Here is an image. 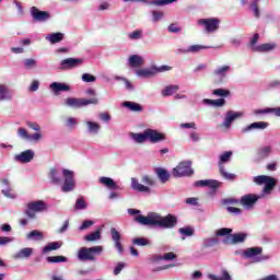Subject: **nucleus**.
<instances>
[{"label":"nucleus","instance_id":"nucleus-56","mask_svg":"<svg viewBox=\"0 0 280 280\" xmlns=\"http://www.w3.org/2000/svg\"><path fill=\"white\" fill-rule=\"evenodd\" d=\"M259 40V34L255 33L254 36L252 37V39L249 40V47L252 48V51H255V45H257Z\"/></svg>","mask_w":280,"mask_h":280},{"label":"nucleus","instance_id":"nucleus-34","mask_svg":"<svg viewBox=\"0 0 280 280\" xmlns=\"http://www.w3.org/2000/svg\"><path fill=\"white\" fill-rule=\"evenodd\" d=\"M100 183L102 185H105V187H108V189H119V186H117V183H115V179L110 177H101Z\"/></svg>","mask_w":280,"mask_h":280},{"label":"nucleus","instance_id":"nucleus-27","mask_svg":"<svg viewBox=\"0 0 280 280\" xmlns=\"http://www.w3.org/2000/svg\"><path fill=\"white\" fill-rule=\"evenodd\" d=\"M256 154L259 161H264V159H268L272 154V147H261L257 150Z\"/></svg>","mask_w":280,"mask_h":280},{"label":"nucleus","instance_id":"nucleus-19","mask_svg":"<svg viewBox=\"0 0 280 280\" xmlns=\"http://www.w3.org/2000/svg\"><path fill=\"white\" fill-rule=\"evenodd\" d=\"M16 163H32L34 161V151L26 150L14 156Z\"/></svg>","mask_w":280,"mask_h":280},{"label":"nucleus","instance_id":"nucleus-47","mask_svg":"<svg viewBox=\"0 0 280 280\" xmlns=\"http://www.w3.org/2000/svg\"><path fill=\"white\" fill-rule=\"evenodd\" d=\"M179 233L184 235V237H191L195 233V230L191 226L180 228Z\"/></svg>","mask_w":280,"mask_h":280},{"label":"nucleus","instance_id":"nucleus-10","mask_svg":"<svg viewBox=\"0 0 280 280\" xmlns=\"http://www.w3.org/2000/svg\"><path fill=\"white\" fill-rule=\"evenodd\" d=\"M65 183L61 186V191L68 194V191H73L75 189V179H73V172L67 168L62 170Z\"/></svg>","mask_w":280,"mask_h":280},{"label":"nucleus","instance_id":"nucleus-6","mask_svg":"<svg viewBox=\"0 0 280 280\" xmlns=\"http://www.w3.org/2000/svg\"><path fill=\"white\" fill-rule=\"evenodd\" d=\"M164 71H172V67L162 66V67L156 68V66H153L151 68L139 69L136 71V74L139 78H154V75H156V73H163Z\"/></svg>","mask_w":280,"mask_h":280},{"label":"nucleus","instance_id":"nucleus-29","mask_svg":"<svg viewBox=\"0 0 280 280\" xmlns=\"http://www.w3.org/2000/svg\"><path fill=\"white\" fill-rule=\"evenodd\" d=\"M143 57L139 55H131L129 57V66L132 67L133 69H137L139 67H143Z\"/></svg>","mask_w":280,"mask_h":280},{"label":"nucleus","instance_id":"nucleus-17","mask_svg":"<svg viewBox=\"0 0 280 280\" xmlns=\"http://www.w3.org/2000/svg\"><path fill=\"white\" fill-rule=\"evenodd\" d=\"M31 14H32L34 21H38L39 23H43V22H45V21H48V19H50V16H51V15L49 14V12H47V11H40V10H38V8H36V7H33V8L31 9Z\"/></svg>","mask_w":280,"mask_h":280},{"label":"nucleus","instance_id":"nucleus-36","mask_svg":"<svg viewBox=\"0 0 280 280\" xmlns=\"http://www.w3.org/2000/svg\"><path fill=\"white\" fill-rule=\"evenodd\" d=\"M85 242H97V240H102V230H96L84 236Z\"/></svg>","mask_w":280,"mask_h":280},{"label":"nucleus","instance_id":"nucleus-3","mask_svg":"<svg viewBox=\"0 0 280 280\" xmlns=\"http://www.w3.org/2000/svg\"><path fill=\"white\" fill-rule=\"evenodd\" d=\"M178 224V219L176 215L167 214L166 217H161V214L155 213V226L161 229H174Z\"/></svg>","mask_w":280,"mask_h":280},{"label":"nucleus","instance_id":"nucleus-23","mask_svg":"<svg viewBox=\"0 0 280 280\" xmlns=\"http://www.w3.org/2000/svg\"><path fill=\"white\" fill-rule=\"evenodd\" d=\"M32 255H34V248L25 247V248L20 249L18 253H15L13 255V258H15V259H30Z\"/></svg>","mask_w":280,"mask_h":280},{"label":"nucleus","instance_id":"nucleus-48","mask_svg":"<svg viewBox=\"0 0 280 280\" xmlns=\"http://www.w3.org/2000/svg\"><path fill=\"white\" fill-rule=\"evenodd\" d=\"M132 244H136V246H150V240L145 237H137L133 238Z\"/></svg>","mask_w":280,"mask_h":280},{"label":"nucleus","instance_id":"nucleus-24","mask_svg":"<svg viewBox=\"0 0 280 280\" xmlns=\"http://www.w3.org/2000/svg\"><path fill=\"white\" fill-rule=\"evenodd\" d=\"M220 185V182L215 179L198 180L195 183V187H210V189H218Z\"/></svg>","mask_w":280,"mask_h":280},{"label":"nucleus","instance_id":"nucleus-41","mask_svg":"<svg viewBox=\"0 0 280 280\" xmlns=\"http://www.w3.org/2000/svg\"><path fill=\"white\" fill-rule=\"evenodd\" d=\"M43 232L38 230H33L27 234V240H36L37 242H40L44 240Z\"/></svg>","mask_w":280,"mask_h":280},{"label":"nucleus","instance_id":"nucleus-58","mask_svg":"<svg viewBox=\"0 0 280 280\" xmlns=\"http://www.w3.org/2000/svg\"><path fill=\"white\" fill-rule=\"evenodd\" d=\"M168 32L170 34H178L179 32H183V28L173 23L168 26Z\"/></svg>","mask_w":280,"mask_h":280},{"label":"nucleus","instance_id":"nucleus-62","mask_svg":"<svg viewBox=\"0 0 280 280\" xmlns=\"http://www.w3.org/2000/svg\"><path fill=\"white\" fill-rule=\"evenodd\" d=\"M93 224H95V222H93L91 220L83 221V223L80 226V231H84V230L89 229V226H93Z\"/></svg>","mask_w":280,"mask_h":280},{"label":"nucleus","instance_id":"nucleus-4","mask_svg":"<svg viewBox=\"0 0 280 280\" xmlns=\"http://www.w3.org/2000/svg\"><path fill=\"white\" fill-rule=\"evenodd\" d=\"M254 183L256 185H265L262 189L264 194H270V191L277 187V179L268 175H258L254 177Z\"/></svg>","mask_w":280,"mask_h":280},{"label":"nucleus","instance_id":"nucleus-46","mask_svg":"<svg viewBox=\"0 0 280 280\" xmlns=\"http://www.w3.org/2000/svg\"><path fill=\"white\" fill-rule=\"evenodd\" d=\"M209 279H211V280H231V275L229 273V271L223 270L222 277H218L215 275H209Z\"/></svg>","mask_w":280,"mask_h":280},{"label":"nucleus","instance_id":"nucleus-43","mask_svg":"<svg viewBox=\"0 0 280 280\" xmlns=\"http://www.w3.org/2000/svg\"><path fill=\"white\" fill-rule=\"evenodd\" d=\"M232 233H233V229L222 228L215 232V236L217 237H229V235H232Z\"/></svg>","mask_w":280,"mask_h":280},{"label":"nucleus","instance_id":"nucleus-25","mask_svg":"<svg viewBox=\"0 0 280 280\" xmlns=\"http://www.w3.org/2000/svg\"><path fill=\"white\" fill-rule=\"evenodd\" d=\"M48 178L52 185H60V183H62V177H60V173L56 167H51L49 170Z\"/></svg>","mask_w":280,"mask_h":280},{"label":"nucleus","instance_id":"nucleus-49","mask_svg":"<svg viewBox=\"0 0 280 280\" xmlns=\"http://www.w3.org/2000/svg\"><path fill=\"white\" fill-rule=\"evenodd\" d=\"M212 95H217L218 97H229V95H231V91L224 89H215L213 90Z\"/></svg>","mask_w":280,"mask_h":280},{"label":"nucleus","instance_id":"nucleus-50","mask_svg":"<svg viewBox=\"0 0 280 280\" xmlns=\"http://www.w3.org/2000/svg\"><path fill=\"white\" fill-rule=\"evenodd\" d=\"M141 182L149 187H154V185H156V180H154L150 175L142 176Z\"/></svg>","mask_w":280,"mask_h":280},{"label":"nucleus","instance_id":"nucleus-21","mask_svg":"<svg viewBox=\"0 0 280 280\" xmlns=\"http://www.w3.org/2000/svg\"><path fill=\"white\" fill-rule=\"evenodd\" d=\"M50 89L55 93V95H59L62 92H69L71 91V86L67 83H60V82H52L50 84Z\"/></svg>","mask_w":280,"mask_h":280},{"label":"nucleus","instance_id":"nucleus-63","mask_svg":"<svg viewBox=\"0 0 280 280\" xmlns=\"http://www.w3.org/2000/svg\"><path fill=\"white\" fill-rule=\"evenodd\" d=\"M223 205H240V199L226 198L223 200Z\"/></svg>","mask_w":280,"mask_h":280},{"label":"nucleus","instance_id":"nucleus-59","mask_svg":"<svg viewBox=\"0 0 280 280\" xmlns=\"http://www.w3.org/2000/svg\"><path fill=\"white\" fill-rule=\"evenodd\" d=\"M82 80H83V82H95L96 78L93 74L84 73L82 75Z\"/></svg>","mask_w":280,"mask_h":280},{"label":"nucleus","instance_id":"nucleus-42","mask_svg":"<svg viewBox=\"0 0 280 280\" xmlns=\"http://www.w3.org/2000/svg\"><path fill=\"white\" fill-rule=\"evenodd\" d=\"M62 246L60 242L48 243L44 248L43 253H50V250H58Z\"/></svg>","mask_w":280,"mask_h":280},{"label":"nucleus","instance_id":"nucleus-35","mask_svg":"<svg viewBox=\"0 0 280 280\" xmlns=\"http://www.w3.org/2000/svg\"><path fill=\"white\" fill-rule=\"evenodd\" d=\"M131 137L136 143H145V141H148V129L142 133H131Z\"/></svg>","mask_w":280,"mask_h":280},{"label":"nucleus","instance_id":"nucleus-9","mask_svg":"<svg viewBox=\"0 0 280 280\" xmlns=\"http://www.w3.org/2000/svg\"><path fill=\"white\" fill-rule=\"evenodd\" d=\"M264 247H249L243 253V256L246 259H253V264H259V261L266 259V257L261 256Z\"/></svg>","mask_w":280,"mask_h":280},{"label":"nucleus","instance_id":"nucleus-1","mask_svg":"<svg viewBox=\"0 0 280 280\" xmlns=\"http://www.w3.org/2000/svg\"><path fill=\"white\" fill-rule=\"evenodd\" d=\"M104 250L102 246H93V247H81L78 250V259L79 261H95V255H101Z\"/></svg>","mask_w":280,"mask_h":280},{"label":"nucleus","instance_id":"nucleus-20","mask_svg":"<svg viewBox=\"0 0 280 280\" xmlns=\"http://www.w3.org/2000/svg\"><path fill=\"white\" fill-rule=\"evenodd\" d=\"M112 240L115 243V248H117L118 253H124V245H121V234L117 229H110Z\"/></svg>","mask_w":280,"mask_h":280},{"label":"nucleus","instance_id":"nucleus-39","mask_svg":"<svg viewBox=\"0 0 280 280\" xmlns=\"http://www.w3.org/2000/svg\"><path fill=\"white\" fill-rule=\"evenodd\" d=\"M276 47H277L276 44H261L257 47H254V51H259V52L272 51V49H275Z\"/></svg>","mask_w":280,"mask_h":280},{"label":"nucleus","instance_id":"nucleus-13","mask_svg":"<svg viewBox=\"0 0 280 280\" xmlns=\"http://www.w3.org/2000/svg\"><path fill=\"white\" fill-rule=\"evenodd\" d=\"M136 222L142 224L143 226H156V212H152L147 217L139 214L135 218Z\"/></svg>","mask_w":280,"mask_h":280},{"label":"nucleus","instance_id":"nucleus-60","mask_svg":"<svg viewBox=\"0 0 280 280\" xmlns=\"http://www.w3.org/2000/svg\"><path fill=\"white\" fill-rule=\"evenodd\" d=\"M226 211L228 213H233L234 215H241L242 213V209L235 207H228Z\"/></svg>","mask_w":280,"mask_h":280},{"label":"nucleus","instance_id":"nucleus-45","mask_svg":"<svg viewBox=\"0 0 280 280\" xmlns=\"http://www.w3.org/2000/svg\"><path fill=\"white\" fill-rule=\"evenodd\" d=\"M75 211H81L82 209H86V200L84 197H80L77 199L75 205H74Z\"/></svg>","mask_w":280,"mask_h":280},{"label":"nucleus","instance_id":"nucleus-33","mask_svg":"<svg viewBox=\"0 0 280 280\" xmlns=\"http://www.w3.org/2000/svg\"><path fill=\"white\" fill-rule=\"evenodd\" d=\"M122 106H125L126 108H129V110H131L132 113H142L143 112V106H141V104H139V103L124 102Z\"/></svg>","mask_w":280,"mask_h":280},{"label":"nucleus","instance_id":"nucleus-8","mask_svg":"<svg viewBox=\"0 0 280 280\" xmlns=\"http://www.w3.org/2000/svg\"><path fill=\"white\" fill-rule=\"evenodd\" d=\"M175 178H182V176H191L194 170L191 168V162H180L172 172Z\"/></svg>","mask_w":280,"mask_h":280},{"label":"nucleus","instance_id":"nucleus-16","mask_svg":"<svg viewBox=\"0 0 280 280\" xmlns=\"http://www.w3.org/2000/svg\"><path fill=\"white\" fill-rule=\"evenodd\" d=\"M84 62L83 59H75V58H67L61 60L60 62V69L67 70V69H75V67H80Z\"/></svg>","mask_w":280,"mask_h":280},{"label":"nucleus","instance_id":"nucleus-51","mask_svg":"<svg viewBox=\"0 0 280 280\" xmlns=\"http://www.w3.org/2000/svg\"><path fill=\"white\" fill-rule=\"evenodd\" d=\"M18 135L22 137V139H26V141H32V136L27 132L25 128H19Z\"/></svg>","mask_w":280,"mask_h":280},{"label":"nucleus","instance_id":"nucleus-53","mask_svg":"<svg viewBox=\"0 0 280 280\" xmlns=\"http://www.w3.org/2000/svg\"><path fill=\"white\" fill-rule=\"evenodd\" d=\"M202 49H207V47L202 45H192L186 51L190 54H198V51H202Z\"/></svg>","mask_w":280,"mask_h":280},{"label":"nucleus","instance_id":"nucleus-55","mask_svg":"<svg viewBox=\"0 0 280 280\" xmlns=\"http://www.w3.org/2000/svg\"><path fill=\"white\" fill-rule=\"evenodd\" d=\"M159 259H164L165 261H172L176 259V254H174V252H170L164 254L163 256H160Z\"/></svg>","mask_w":280,"mask_h":280},{"label":"nucleus","instance_id":"nucleus-26","mask_svg":"<svg viewBox=\"0 0 280 280\" xmlns=\"http://www.w3.org/2000/svg\"><path fill=\"white\" fill-rule=\"evenodd\" d=\"M131 187L136 191H140V194H150V191H151L150 187H148L143 184H140L139 180H137L136 178L131 179Z\"/></svg>","mask_w":280,"mask_h":280},{"label":"nucleus","instance_id":"nucleus-52","mask_svg":"<svg viewBox=\"0 0 280 280\" xmlns=\"http://www.w3.org/2000/svg\"><path fill=\"white\" fill-rule=\"evenodd\" d=\"M86 126H88L90 132L97 133L100 131V124H97V122L88 121Z\"/></svg>","mask_w":280,"mask_h":280},{"label":"nucleus","instance_id":"nucleus-18","mask_svg":"<svg viewBox=\"0 0 280 280\" xmlns=\"http://www.w3.org/2000/svg\"><path fill=\"white\" fill-rule=\"evenodd\" d=\"M240 117H242V113L229 110L225 115L224 121L220 126L223 128H231L233 121H235V119H240Z\"/></svg>","mask_w":280,"mask_h":280},{"label":"nucleus","instance_id":"nucleus-32","mask_svg":"<svg viewBox=\"0 0 280 280\" xmlns=\"http://www.w3.org/2000/svg\"><path fill=\"white\" fill-rule=\"evenodd\" d=\"M46 40H49L51 45H56V43H61L65 40V34L62 33H52L46 36Z\"/></svg>","mask_w":280,"mask_h":280},{"label":"nucleus","instance_id":"nucleus-54","mask_svg":"<svg viewBox=\"0 0 280 280\" xmlns=\"http://www.w3.org/2000/svg\"><path fill=\"white\" fill-rule=\"evenodd\" d=\"M259 113H265V114L273 113V115H276V117H280V107L265 108V109L260 110Z\"/></svg>","mask_w":280,"mask_h":280},{"label":"nucleus","instance_id":"nucleus-11","mask_svg":"<svg viewBox=\"0 0 280 280\" xmlns=\"http://www.w3.org/2000/svg\"><path fill=\"white\" fill-rule=\"evenodd\" d=\"M198 25L205 26V30L208 34L213 32H218L220 30V19L211 18V19H200L198 20Z\"/></svg>","mask_w":280,"mask_h":280},{"label":"nucleus","instance_id":"nucleus-64","mask_svg":"<svg viewBox=\"0 0 280 280\" xmlns=\"http://www.w3.org/2000/svg\"><path fill=\"white\" fill-rule=\"evenodd\" d=\"M124 268H126V265L124 262H119L115 269H114V275H120L121 270H124Z\"/></svg>","mask_w":280,"mask_h":280},{"label":"nucleus","instance_id":"nucleus-22","mask_svg":"<svg viewBox=\"0 0 280 280\" xmlns=\"http://www.w3.org/2000/svg\"><path fill=\"white\" fill-rule=\"evenodd\" d=\"M268 128V122L266 121H257L248 125L247 127L242 129L243 135L249 132V130H266Z\"/></svg>","mask_w":280,"mask_h":280},{"label":"nucleus","instance_id":"nucleus-57","mask_svg":"<svg viewBox=\"0 0 280 280\" xmlns=\"http://www.w3.org/2000/svg\"><path fill=\"white\" fill-rule=\"evenodd\" d=\"M142 35H143L142 31H133L132 33L129 34V38L131 40H139V38H141Z\"/></svg>","mask_w":280,"mask_h":280},{"label":"nucleus","instance_id":"nucleus-61","mask_svg":"<svg viewBox=\"0 0 280 280\" xmlns=\"http://www.w3.org/2000/svg\"><path fill=\"white\" fill-rule=\"evenodd\" d=\"M225 104H226V100L218 98V100H213L212 106L220 108L221 106H224Z\"/></svg>","mask_w":280,"mask_h":280},{"label":"nucleus","instance_id":"nucleus-30","mask_svg":"<svg viewBox=\"0 0 280 280\" xmlns=\"http://www.w3.org/2000/svg\"><path fill=\"white\" fill-rule=\"evenodd\" d=\"M155 174L158 178L161 180V183L165 184L167 180H170V173L165 168L156 167Z\"/></svg>","mask_w":280,"mask_h":280},{"label":"nucleus","instance_id":"nucleus-2","mask_svg":"<svg viewBox=\"0 0 280 280\" xmlns=\"http://www.w3.org/2000/svg\"><path fill=\"white\" fill-rule=\"evenodd\" d=\"M43 211H47V203L43 200L31 201L26 205V210L24 214L28 220H34L37 213H43Z\"/></svg>","mask_w":280,"mask_h":280},{"label":"nucleus","instance_id":"nucleus-31","mask_svg":"<svg viewBox=\"0 0 280 280\" xmlns=\"http://www.w3.org/2000/svg\"><path fill=\"white\" fill-rule=\"evenodd\" d=\"M8 100H12V93L5 84H0V102H5Z\"/></svg>","mask_w":280,"mask_h":280},{"label":"nucleus","instance_id":"nucleus-40","mask_svg":"<svg viewBox=\"0 0 280 280\" xmlns=\"http://www.w3.org/2000/svg\"><path fill=\"white\" fill-rule=\"evenodd\" d=\"M261 0H253L252 3L249 4V10H252V12H254V16L256 19H259V16H261V13L259 12V2Z\"/></svg>","mask_w":280,"mask_h":280},{"label":"nucleus","instance_id":"nucleus-28","mask_svg":"<svg viewBox=\"0 0 280 280\" xmlns=\"http://www.w3.org/2000/svg\"><path fill=\"white\" fill-rule=\"evenodd\" d=\"M140 3H145L147 5H170V3H175L178 0H137Z\"/></svg>","mask_w":280,"mask_h":280},{"label":"nucleus","instance_id":"nucleus-44","mask_svg":"<svg viewBox=\"0 0 280 280\" xmlns=\"http://www.w3.org/2000/svg\"><path fill=\"white\" fill-rule=\"evenodd\" d=\"M228 71H231V66H222L213 71V75H220V78H224Z\"/></svg>","mask_w":280,"mask_h":280},{"label":"nucleus","instance_id":"nucleus-37","mask_svg":"<svg viewBox=\"0 0 280 280\" xmlns=\"http://www.w3.org/2000/svg\"><path fill=\"white\" fill-rule=\"evenodd\" d=\"M180 86L178 85H167L163 91L162 95L163 97H170L171 95H174V93L178 92Z\"/></svg>","mask_w":280,"mask_h":280},{"label":"nucleus","instance_id":"nucleus-7","mask_svg":"<svg viewBox=\"0 0 280 280\" xmlns=\"http://www.w3.org/2000/svg\"><path fill=\"white\" fill-rule=\"evenodd\" d=\"M231 156H233L232 151H226L220 155L219 172L221 176L225 178V180H235L236 177L235 174L228 173L226 170H224V165H222V163H229V161H231Z\"/></svg>","mask_w":280,"mask_h":280},{"label":"nucleus","instance_id":"nucleus-12","mask_svg":"<svg viewBox=\"0 0 280 280\" xmlns=\"http://www.w3.org/2000/svg\"><path fill=\"white\" fill-rule=\"evenodd\" d=\"M259 198H261V197L258 195L247 194V195H244L243 197H241L240 205H242V207H244V209H253V207H255V205H257V201L259 200Z\"/></svg>","mask_w":280,"mask_h":280},{"label":"nucleus","instance_id":"nucleus-38","mask_svg":"<svg viewBox=\"0 0 280 280\" xmlns=\"http://www.w3.org/2000/svg\"><path fill=\"white\" fill-rule=\"evenodd\" d=\"M46 261L48 264H65L68 261V259L65 256H48Z\"/></svg>","mask_w":280,"mask_h":280},{"label":"nucleus","instance_id":"nucleus-15","mask_svg":"<svg viewBox=\"0 0 280 280\" xmlns=\"http://www.w3.org/2000/svg\"><path fill=\"white\" fill-rule=\"evenodd\" d=\"M147 135L148 141H150V143H161V141H165V139L167 138L165 133L159 132L154 129H147Z\"/></svg>","mask_w":280,"mask_h":280},{"label":"nucleus","instance_id":"nucleus-5","mask_svg":"<svg viewBox=\"0 0 280 280\" xmlns=\"http://www.w3.org/2000/svg\"><path fill=\"white\" fill-rule=\"evenodd\" d=\"M66 106H70V108H82V106H89V104H100L97 97L93 98H75V97H68L65 100Z\"/></svg>","mask_w":280,"mask_h":280},{"label":"nucleus","instance_id":"nucleus-14","mask_svg":"<svg viewBox=\"0 0 280 280\" xmlns=\"http://www.w3.org/2000/svg\"><path fill=\"white\" fill-rule=\"evenodd\" d=\"M246 237H248V234H246V233H235V234L226 236L223 240V243L230 244V245L242 244V243L246 242Z\"/></svg>","mask_w":280,"mask_h":280}]
</instances>
